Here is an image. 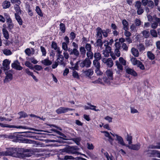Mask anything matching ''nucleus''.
Masks as SVG:
<instances>
[{
  "label": "nucleus",
  "instance_id": "60",
  "mask_svg": "<svg viewBox=\"0 0 160 160\" xmlns=\"http://www.w3.org/2000/svg\"><path fill=\"white\" fill-rule=\"evenodd\" d=\"M64 159L65 160L68 159L74 160V158L71 156L66 155L64 157Z\"/></svg>",
  "mask_w": 160,
  "mask_h": 160
},
{
  "label": "nucleus",
  "instance_id": "52",
  "mask_svg": "<svg viewBox=\"0 0 160 160\" xmlns=\"http://www.w3.org/2000/svg\"><path fill=\"white\" fill-rule=\"evenodd\" d=\"M137 66L142 70H144L145 69L144 66L141 61Z\"/></svg>",
  "mask_w": 160,
  "mask_h": 160
},
{
  "label": "nucleus",
  "instance_id": "42",
  "mask_svg": "<svg viewBox=\"0 0 160 160\" xmlns=\"http://www.w3.org/2000/svg\"><path fill=\"white\" fill-rule=\"evenodd\" d=\"M126 139L127 141L128 142L129 144H131L132 143V137L130 135L127 134Z\"/></svg>",
  "mask_w": 160,
  "mask_h": 160
},
{
  "label": "nucleus",
  "instance_id": "20",
  "mask_svg": "<svg viewBox=\"0 0 160 160\" xmlns=\"http://www.w3.org/2000/svg\"><path fill=\"white\" fill-rule=\"evenodd\" d=\"M70 55H74L77 57L79 55L80 53L78 49L73 48L70 53Z\"/></svg>",
  "mask_w": 160,
  "mask_h": 160
},
{
  "label": "nucleus",
  "instance_id": "28",
  "mask_svg": "<svg viewBox=\"0 0 160 160\" xmlns=\"http://www.w3.org/2000/svg\"><path fill=\"white\" fill-rule=\"evenodd\" d=\"M143 37L145 38H148L150 36V33L148 30H144L142 32Z\"/></svg>",
  "mask_w": 160,
  "mask_h": 160
},
{
  "label": "nucleus",
  "instance_id": "35",
  "mask_svg": "<svg viewBox=\"0 0 160 160\" xmlns=\"http://www.w3.org/2000/svg\"><path fill=\"white\" fill-rule=\"evenodd\" d=\"M19 5L18 4H16L14 6V9H15L16 12V13H18V14H20L21 13V10L20 9Z\"/></svg>",
  "mask_w": 160,
  "mask_h": 160
},
{
  "label": "nucleus",
  "instance_id": "18",
  "mask_svg": "<svg viewBox=\"0 0 160 160\" xmlns=\"http://www.w3.org/2000/svg\"><path fill=\"white\" fill-rule=\"evenodd\" d=\"M15 17L18 24L20 25H22L23 23L22 20L18 13H15Z\"/></svg>",
  "mask_w": 160,
  "mask_h": 160
},
{
  "label": "nucleus",
  "instance_id": "13",
  "mask_svg": "<svg viewBox=\"0 0 160 160\" xmlns=\"http://www.w3.org/2000/svg\"><path fill=\"white\" fill-rule=\"evenodd\" d=\"M94 73L93 69L92 68L88 69L83 71V73L87 77H90L92 76Z\"/></svg>",
  "mask_w": 160,
  "mask_h": 160
},
{
  "label": "nucleus",
  "instance_id": "34",
  "mask_svg": "<svg viewBox=\"0 0 160 160\" xmlns=\"http://www.w3.org/2000/svg\"><path fill=\"white\" fill-rule=\"evenodd\" d=\"M148 57L150 60H153L155 58L154 54L150 51H148L147 52Z\"/></svg>",
  "mask_w": 160,
  "mask_h": 160
},
{
  "label": "nucleus",
  "instance_id": "5",
  "mask_svg": "<svg viewBox=\"0 0 160 160\" xmlns=\"http://www.w3.org/2000/svg\"><path fill=\"white\" fill-rule=\"evenodd\" d=\"M74 109L68 108L61 107L56 110V112L58 114L65 113L69 111H72Z\"/></svg>",
  "mask_w": 160,
  "mask_h": 160
},
{
  "label": "nucleus",
  "instance_id": "64",
  "mask_svg": "<svg viewBox=\"0 0 160 160\" xmlns=\"http://www.w3.org/2000/svg\"><path fill=\"white\" fill-rule=\"evenodd\" d=\"M34 68L35 70L38 71H40L42 69L41 66L38 65H35L34 66Z\"/></svg>",
  "mask_w": 160,
  "mask_h": 160
},
{
  "label": "nucleus",
  "instance_id": "25",
  "mask_svg": "<svg viewBox=\"0 0 160 160\" xmlns=\"http://www.w3.org/2000/svg\"><path fill=\"white\" fill-rule=\"evenodd\" d=\"M132 64L134 66H137L140 62V61L138 60L135 58L132 57L130 59Z\"/></svg>",
  "mask_w": 160,
  "mask_h": 160
},
{
  "label": "nucleus",
  "instance_id": "19",
  "mask_svg": "<svg viewBox=\"0 0 160 160\" xmlns=\"http://www.w3.org/2000/svg\"><path fill=\"white\" fill-rule=\"evenodd\" d=\"M106 74L108 78L110 80L112 79L113 73L112 70H108L106 72Z\"/></svg>",
  "mask_w": 160,
  "mask_h": 160
},
{
  "label": "nucleus",
  "instance_id": "49",
  "mask_svg": "<svg viewBox=\"0 0 160 160\" xmlns=\"http://www.w3.org/2000/svg\"><path fill=\"white\" fill-rule=\"evenodd\" d=\"M18 114L20 115L19 118L22 117L25 118L28 116L27 113L23 112H20Z\"/></svg>",
  "mask_w": 160,
  "mask_h": 160
},
{
  "label": "nucleus",
  "instance_id": "31",
  "mask_svg": "<svg viewBox=\"0 0 160 160\" xmlns=\"http://www.w3.org/2000/svg\"><path fill=\"white\" fill-rule=\"evenodd\" d=\"M101 132L102 133L105 134V136L107 138H108L109 140V141H112L113 139L112 138L111 136H110L109 133L107 131H101Z\"/></svg>",
  "mask_w": 160,
  "mask_h": 160
},
{
  "label": "nucleus",
  "instance_id": "7",
  "mask_svg": "<svg viewBox=\"0 0 160 160\" xmlns=\"http://www.w3.org/2000/svg\"><path fill=\"white\" fill-rule=\"evenodd\" d=\"M12 68L18 70H21L23 69L22 67L20 66V63L18 60L15 61L11 64Z\"/></svg>",
  "mask_w": 160,
  "mask_h": 160
},
{
  "label": "nucleus",
  "instance_id": "40",
  "mask_svg": "<svg viewBox=\"0 0 160 160\" xmlns=\"http://www.w3.org/2000/svg\"><path fill=\"white\" fill-rule=\"evenodd\" d=\"M150 34L153 37L156 38L158 37L157 33L156 30L155 29H151L150 31Z\"/></svg>",
  "mask_w": 160,
  "mask_h": 160
},
{
  "label": "nucleus",
  "instance_id": "3",
  "mask_svg": "<svg viewBox=\"0 0 160 160\" xmlns=\"http://www.w3.org/2000/svg\"><path fill=\"white\" fill-rule=\"evenodd\" d=\"M91 61L87 58H85L84 60L79 63L80 66L81 68H89L91 66Z\"/></svg>",
  "mask_w": 160,
  "mask_h": 160
},
{
  "label": "nucleus",
  "instance_id": "44",
  "mask_svg": "<svg viewBox=\"0 0 160 160\" xmlns=\"http://www.w3.org/2000/svg\"><path fill=\"white\" fill-rule=\"evenodd\" d=\"M68 44L65 42L62 43V48L64 51H67L68 50Z\"/></svg>",
  "mask_w": 160,
  "mask_h": 160
},
{
  "label": "nucleus",
  "instance_id": "54",
  "mask_svg": "<svg viewBox=\"0 0 160 160\" xmlns=\"http://www.w3.org/2000/svg\"><path fill=\"white\" fill-rule=\"evenodd\" d=\"M72 75L73 77L75 78L78 79L79 78V77L78 72L75 70H73Z\"/></svg>",
  "mask_w": 160,
  "mask_h": 160
},
{
  "label": "nucleus",
  "instance_id": "9",
  "mask_svg": "<svg viewBox=\"0 0 160 160\" xmlns=\"http://www.w3.org/2000/svg\"><path fill=\"white\" fill-rule=\"evenodd\" d=\"M102 61L103 63L106 64L108 67L111 68L113 65V62L111 58H109L107 59L103 58Z\"/></svg>",
  "mask_w": 160,
  "mask_h": 160
},
{
  "label": "nucleus",
  "instance_id": "36",
  "mask_svg": "<svg viewBox=\"0 0 160 160\" xmlns=\"http://www.w3.org/2000/svg\"><path fill=\"white\" fill-rule=\"evenodd\" d=\"M2 31L4 37L7 39H8L9 37L8 31L5 28H3Z\"/></svg>",
  "mask_w": 160,
  "mask_h": 160
},
{
  "label": "nucleus",
  "instance_id": "15",
  "mask_svg": "<svg viewBox=\"0 0 160 160\" xmlns=\"http://www.w3.org/2000/svg\"><path fill=\"white\" fill-rule=\"evenodd\" d=\"M41 62L43 65L46 66H50L52 63V61L49 60L48 58L42 60Z\"/></svg>",
  "mask_w": 160,
  "mask_h": 160
},
{
  "label": "nucleus",
  "instance_id": "56",
  "mask_svg": "<svg viewBox=\"0 0 160 160\" xmlns=\"http://www.w3.org/2000/svg\"><path fill=\"white\" fill-rule=\"evenodd\" d=\"M95 72L98 76L101 75L102 74V72L100 70V68H95Z\"/></svg>",
  "mask_w": 160,
  "mask_h": 160
},
{
  "label": "nucleus",
  "instance_id": "14",
  "mask_svg": "<svg viewBox=\"0 0 160 160\" xmlns=\"http://www.w3.org/2000/svg\"><path fill=\"white\" fill-rule=\"evenodd\" d=\"M126 146L129 149L134 150H138L140 148V144L138 143L136 144H132L131 146L127 145Z\"/></svg>",
  "mask_w": 160,
  "mask_h": 160
},
{
  "label": "nucleus",
  "instance_id": "53",
  "mask_svg": "<svg viewBox=\"0 0 160 160\" xmlns=\"http://www.w3.org/2000/svg\"><path fill=\"white\" fill-rule=\"evenodd\" d=\"M25 66L31 69H33L32 64L28 61H26L25 62Z\"/></svg>",
  "mask_w": 160,
  "mask_h": 160
},
{
  "label": "nucleus",
  "instance_id": "11",
  "mask_svg": "<svg viewBox=\"0 0 160 160\" xmlns=\"http://www.w3.org/2000/svg\"><path fill=\"white\" fill-rule=\"evenodd\" d=\"M63 60L64 57L61 54H59L58 56V57L56 61L58 64L62 65L63 66H65V63L63 61Z\"/></svg>",
  "mask_w": 160,
  "mask_h": 160
},
{
  "label": "nucleus",
  "instance_id": "16",
  "mask_svg": "<svg viewBox=\"0 0 160 160\" xmlns=\"http://www.w3.org/2000/svg\"><path fill=\"white\" fill-rule=\"evenodd\" d=\"M115 140L118 141V144L122 146H126L123 138L121 136L119 135H116V138Z\"/></svg>",
  "mask_w": 160,
  "mask_h": 160
},
{
  "label": "nucleus",
  "instance_id": "46",
  "mask_svg": "<svg viewBox=\"0 0 160 160\" xmlns=\"http://www.w3.org/2000/svg\"><path fill=\"white\" fill-rule=\"evenodd\" d=\"M60 28L62 32L64 33L65 32L66 28L65 25L63 23H61L60 24Z\"/></svg>",
  "mask_w": 160,
  "mask_h": 160
},
{
  "label": "nucleus",
  "instance_id": "37",
  "mask_svg": "<svg viewBox=\"0 0 160 160\" xmlns=\"http://www.w3.org/2000/svg\"><path fill=\"white\" fill-rule=\"evenodd\" d=\"M86 55L88 57V59H92L93 57V53L91 51L87 52L86 53Z\"/></svg>",
  "mask_w": 160,
  "mask_h": 160
},
{
  "label": "nucleus",
  "instance_id": "12",
  "mask_svg": "<svg viewBox=\"0 0 160 160\" xmlns=\"http://www.w3.org/2000/svg\"><path fill=\"white\" fill-rule=\"evenodd\" d=\"M10 62H9L8 60L6 59L4 60L3 62V68L4 70H7L9 69V65Z\"/></svg>",
  "mask_w": 160,
  "mask_h": 160
},
{
  "label": "nucleus",
  "instance_id": "45",
  "mask_svg": "<svg viewBox=\"0 0 160 160\" xmlns=\"http://www.w3.org/2000/svg\"><path fill=\"white\" fill-rule=\"evenodd\" d=\"M151 154L152 155H156L158 157L160 158V152L157 150H154L152 151Z\"/></svg>",
  "mask_w": 160,
  "mask_h": 160
},
{
  "label": "nucleus",
  "instance_id": "59",
  "mask_svg": "<svg viewBox=\"0 0 160 160\" xmlns=\"http://www.w3.org/2000/svg\"><path fill=\"white\" fill-rule=\"evenodd\" d=\"M158 25V23L157 22H153L152 23L151 27L153 29H155L156 28Z\"/></svg>",
  "mask_w": 160,
  "mask_h": 160
},
{
  "label": "nucleus",
  "instance_id": "62",
  "mask_svg": "<svg viewBox=\"0 0 160 160\" xmlns=\"http://www.w3.org/2000/svg\"><path fill=\"white\" fill-rule=\"evenodd\" d=\"M102 53L105 57H108L109 56L110 53H111L108 51L104 50L102 51Z\"/></svg>",
  "mask_w": 160,
  "mask_h": 160
},
{
  "label": "nucleus",
  "instance_id": "33",
  "mask_svg": "<svg viewBox=\"0 0 160 160\" xmlns=\"http://www.w3.org/2000/svg\"><path fill=\"white\" fill-rule=\"evenodd\" d=\"M10 6V3L9 1H5L2 3V7L4 9L8 8Z\"/></svg>",
  "mask_w": 160,
  "mask_h": 160
},
{
  "label": "nucleus",
  "instance_id": "8",
  "mask_svg": "<svg viewBox=\"0 0 160 160\" xmlns=\"http://www.w3.org/2000/svg\"><path fill=\"white\" fill-rule=\"evenodd\" d=\"M78 150V148L77 147L72 146L68 148V154H77L78 155L81 154L80 153L78 152L77 151Z\"/></svg>",
  "mask_w": 160,
  "mask_h": 160
},
{
  "label": "nucleus",
  "instance_id": "10",
  "mask_svg": "<svg viewBox=\"0 0 160 160\" xmlns=\"http://www.w3.org/2000/svg\"><path fill=\"white\" fill-rule=\"evenodd\" d=\"M125 69L126 73L128 74L131 75L134 77L137 76L138 74L133 69L128 67H126Z\"/></svg>",
  "mask_w": 160,
  "mask_h": 160
},
{
  "label": "nucleus",
  "instance_id": "6",
  "mask_svg": "<svg viewBox=\"0 0 160 160\" xmlns=\"http://www.w3.org/2000/svg\"><path fill=\"white\" fill-rule=\"evenodd\" d=\"M13 148H9L6 151L0 152V156H14L13 154Z\"/></svg>",
  "mask_w": 160,
  "mask_h": 160
},
{
  "label": "nucleus",
  "instance_id": "23",
  "mask_svg": "<svg viewBox=\"0 0 160 160\" xmlns=\"http://www.w3.org/2000/svg\"><path fill=\"white\" fill-rule=\"evenodd\" d=\"M79 51L80 54L82 56V58H85L86 53V50L85 48L82 46L81 47L79 48Z\"/></svg>",
  "mask_w": 160,
  "mask_h": 160
},
{
  "label": "nucleus",
  "instance_id": "47",
  "mask_svg": "<svg viewBox=\"0 0 160 160\" xmlns=\"http://www.w3.org/2000/svg\"><path fill=\"white\" fill-rule=\"evenodd\" d=\"M138 49L140 52H142L145 50V47L144 45L142 44H140L138 46Z\"/></svg>",
  "mask_w": 160,
  "mask_h": 160
},
{
  "label": "nucleus",
  "instance_id": "27",
  "mask_svg": "<svg viewBox=\"0 0 160 160\" xmlns=\"http://www.w3.org/2000/svg\"><path fill=\"white\" fill-rule=\"evenodd\" d=\"M122 24L123 26V29L125 31L128 30V23L125 19L122 21Z\"/></svg>",
  "mask_w": 160,
  "mask_h": 160
},
{
  "label": "nucleus",
  "instance_id": "1",
  "mask_svg": "<svg viewBox=\"0 0 160 160\" xmlns=\"http://www.w3.org/2000/svg\"><path fill=\"white\" fill-rule=\"evenodd\" d=\"M30 150L28 149H24L22 148H13V154L14 156L13 157H15L21 158L23 156V155L26 157H29L31 156L30 153H24L26 152H30Z\"/></svg>",
  "mask_w": 160,
  "mask_h": 160
},
{
  "label": "nucleus",
  "instance_id": "4",
  "mask_svg": "<svg viewBox=\"0 0 160 160\" xmlns=\"http://www.w3.org/2000/svg\"><path fill=\"white\" fill-rule=\"evenodd\" d=\"M0 126L2 128H22L24 129H31L26 126H15L14 125H8L6 124H4L0 122Z\"/></svg>",
  "mask_w": 160,
  "mask_h": 160
},
{
  "label": "nucleus",
  "instance_id": "41",
  "mask_svg": "<svg viewBox=\"0 0 160 160\" xmlns=\"http://www.w3.org/2000/svg\"><path fill=\"white\" fill-rule=\"evenodd\" d=\"M37 14L40 17L43 16V14L39 6H37L36 7L35 10Z\"/></svg>",
  "mask_w": 160,
  "mask_h": 160
},
{
  "label": "nucleus",
  "instance_id": "55",
  "mask_svg": "<svg viewBox=\"0 0 160 160\" xmlns=\"http://www.w3.org/2000/svg\"><path fill=\"white\" fill-rule=\"evenodd\" d=\"M88 104L90 106V109L94 110L95 111H98L99 110V109H96V106L92 105L90 103H88Z\"/></svg>",
  "mask_w": 160,
  "mask_h": 160
},
{
  "label": "nucleus",
  "instance_id": "63",
  "mask_svg": "<svg viewBox=\"0 0 160 160\" xmlns=\"http://www.w3.org/2000/svg\"><path fill=\"white\" fill-rule=\"evenodd\" d=\"M130 29L132 31H137L136 26L134 24H132L131 26Z\"/></svg>",
  "mask_w": 160,
  "mask_h": 160
},
{
  "label": "nucleus",
  "instance_id": "17",
  "mask_svg": "<svg viewBox=\"0 0 160 160\" xmlns=\"http://www.w3.org/2000/svg\"><path fill=\"white\" fill-rule=\"evenodd\" d=\"M4 80V82L6 83L11 80L12 78V75L10 73H7Z\"/></svg>",
  "mask_w": 160,
  "mask_h": 160
},
{
  "label": "nucleus",
  "instance_id": "48",
  "mask_svg": "<svg viewBox=\"0 0 160 160\" xmlns=\"http://www.w3.org/2000/svg\"><path fill=\"white\" fill-rule=\"evenodd\" d=\"M137 9V14L139 15H141L144 12V10L143 8L141 7Z\"/></svg>",
  "mask_w": 160,
  "mask_h": 160
},
{
  "label": "nucleus",
  "instance_id": "58",
  "mask_svg": "<svg viewBox=\"0 0 160 160\" xmlns=\"http://www.w3.org/2000/svg\"><path fill=\"white\" fill-rule=\"evenodd\" d=\"M40 49L42 53V55L45 56L46 54V51L45 48L43 46H41Z\"/></svg>",
  "mask_w": 160,
  "mask_h": 160
},
{
  "label": "nucleus",
  "instance_id": "29",
  "mask_svg": "<svg viewBox=\"0 0 160 160\" xmlns=\"http://www.w3.org/2000/svg\"><path fill=\"white\" fill-rule=\"evenodd\" d=\"M93 65L95 68H100L101 65L98 60H93Z\"/></svg>",
  "mask_w": 160,
  "mask_h": 160
},
{
  "label": "nucleus",
  "instance_id": "24",
  "mask_svg": "<svg viewBox=\"0 0 160 160\" xmlns=\"http://www.w3.org/2000/svg\"><path fill=\"white\" fill-rule=\"evenodd\" d=\"M132 54L136 57H138L139 55V52L138 50L136 48H132L131 49Z\"/></svg>",
  "mask_w": 160,
  "mask_h": 160
},
{
  "label": "nucleus",
  "instance_id": "43",
  "mask_svg": "<svg viewBox=\"0 0 160 160\" xmlns=\"http://www.w3.org/2000/svg\"><path fill=\"white\" fill-rule=\"evenodd\" d=\"M141 6L142 3L140 1H137L135 2L134 7L136 9L141 8Z\"/></svg>",
  "mask_w": 160,
  "mask_h": 160
},
{
  "label": "nucleus",
  "instance_id": "32",
  "mask_svg": "<svg viewBox=\"0 0 160 160\" xmlns=\"http://www.w3.org/2000/svg\"><path fill=\"white\" fill-rule=\"evenodd\" d=\"M3 53L6 56H9L12 54V53L10 49L5 48L2 50Z\"/></svg>",
  "mask_w": 160,
  "mask_h": 160
},
{
  "label": "nucleus",
  "instance_id": "22",
  "mask_svg": "<svg viewBox=\"0 0 160 160\" xmlns=\"http://www.w3.org/2000/svg\"><path fill=\"white\" fill-rule=\"evenodd\" d=\"M97 36L98 39H102V29L99 27L97 28Z\"/></svg>",
  "mask_w": 160,
  "mask_h": 160
},
{
  "label": "nucleus",
  "instance_id": "39",
  "mask_svg": "<svg viewBox=\"0 0 160 160\" xmlns=\"http://www.w3.org/2000/svg\"><path fill=\"white\" fill-rule=\"evenodd\" d=\"M102 39H98L96 42V46L99 47L101 48L103 45V42L102 41Z\"/></svg>",
  "mask_w": 160,
  "mask_h": 160
},
{
  "label": "nucleus",
  "instance_id": "61",
  "mask_svg": "<svg viewBox=\"0 0 160 160\" xmlns=\"http://www.w3.org/2000/svg\"><path fill=\"white\" fill-rule=\"evenodd\" d=\"M148 6L151 7V8H152L154 6V3L151 0H149L148 1Z\"/></svg>",
  "mask_w": 160,
  "mask_h": 160
},
{
  "label": "nucleus",
  "instance_id": "2",
  "mask_svg": "<svg viewBox=\"0 0 160 160\" xmlns=\"http://www.w3.org/2000/svg\"><path fill=\"white\" fill-rule=\"evenodd\" d=\"M115 65L119 72H122L123 70L122 65L126 66L127 62L122 57H120L119 58V61L116 60L115 62Z\"/></svg>",
  "mask_w": 160,
  "mask_h": 160
},
{
  "label": "nucleus",
  "instance_id": "26",
  "mask_svg": "<svg viewBox=\"0 0 160 160\" xmlns=\"http://www.w3.org/2000/svg\"><path fill=\"white\" fill-rule=\"evenodd\" d=\"M95 59L94 60L99 61L102 58L101 54L98 52H95L93 55Z\"/></svg>",
  "mask_w": 160,
  "mask_h": 160
},
{
  "label": "nucleus",
  "instance_id": "38",
  "mask_svg": "<svg viewBox=\"0 0 160 160\" xmlns=\"http://www.w3.org/2000/svg\"><path fill=\"white\" fill-rule=\"evenodd\" d=\"M79 62H80V61H78L77 62L74 64L73 66L69 67V68L73 70H78L79 68L78 63Z\"/></svg>",
  "mask_w": 160,
  "mask_h": 160
},
{
  "label": "nucleus",
  "instance_id": "30",
  "mask_svg": "<svg viewBox=\"0 0 160 160\" xmlns=\"http://www.w3.org/2000/svg\"><path fill=\"white\" fill-rule=\"evenodd\" d=\"M103 154L104 156L107 158V160H114L113 156L111 155H109L108 153L107 152H105Z\"/></svg>",
  "mask_w": 160,
  "mask_h": 160
},
{
  "label": "nucleus",
  "instance_id": "51",
  "mask_svg": "<svg viewBox=\"0 0 160 160\" xmlns=\"http://www.w3.org/2000/svg\"><path fill=\"white\" fill-rule=\"evenodd\" d=\"M85 48L87 52L92 51V47L90 44L86 43Z\"/></svg>",
  "mask_w": 160,
  "mask_h": 160
},
{
  "label": "nucleus",
  "instance_id": "57",
  "mask_svg": "<svg viewBox=\"0 0 160 160\" xmlns=\"http://www.w3.org/2000/svg\"><path fill=\"white\" fill-rule=\"evenodd\" d=\"M141 20L138 18H136L134 21V23L136 26H140L141 25Z\"/></svg>",
  "mask_w": 160,
  "mask_h": 160
},
{
  "label": "nucleus",
  "instance_id": "21",
  "mask_svg": "<svg viewBox=\"0 0 160 160\" xmlns=\"http://www.w3.org/2000/svg\"><path fill=\"white\" fill-rule=\"evenodd\" d=\"M6 22L8 25L7 28L8 29L10 30L12 29L13 28L14 24L12 23V19L8 20Z\"/></svg>",
  "mask_w": 160,
  "mask_h": 160
},
{
  "label": "nucleus",
  "instance_id": "50",
  "mask_svg": "<svg viewBox=\"0 0 160 160\" xmlns=\"http://www.w3.org/2000/svg\"><path fill=\"white\" fill-rule=\"evenodd\" d=\"M123 50L127 51L128 49V46L125 43H123L121 46Z\"/></svg>",
  "mask_w": 160,
  "mask_h": 160
}]
</instances>
